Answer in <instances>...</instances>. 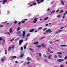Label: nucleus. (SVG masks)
Listing matches in <instances>:
<instances>
[{
  "label": "nucleus",
  "instance_id": "a18cd8bd",
  "mask_svg": "<svg viewBox=\"0 0 67 67\" xmlns=\"http://www.w3.org/2000/svg\"><path fill=\"white\" fill-rule=\"evenodd\" d=\"M36 3H33V5H36Z\"/></svg>",
  "mask_w": 67,
  "mask_h": 67
},
{
  "label": "nucleus",
  "instance_id": "7ed1b4c3",
  "mask_svg": "<svg viewBox=\"0 0 67 67\" xmlns=\"http://www.w3.org/2000/svg\"><path fill=\"white\" fill-rule=\"evenodd\" d=\"M23 42V40H20L19 41V45H21V44H22Z\"/></svg>",
  "mask_w": 67,
  "mask_h": 67
},
{
  "label": "nucleus",
  "instance_id": "ea45409f",
  "mask_svg": "<svg viewBox=\"0 0 67 67\" xmlns=\"http://www.w3.org/2000/svg\"><path fill=\"white\" fill-rule=\"evenodd\" d=\"M50 10V9H49V8H48L47 10V11H48Z\"/></svg>",
  "mask_w": 67,
  "mask_h": 67
},
{
  "label": "nucleus",
  "instance_id": "4468645a",
  "mask_svg": "<svg viewBox=\"0 0 67 67\" xmlns=\"http://www.w3.org/2000/svg\"><path fill=\"white\" fill-rule=\"evenodd\" d=\"M37 1V2H38V4H39L40 3H41V2L40 1V0H36Z\"/></svg>",
  "mask_w": 67,
  "mask_h": 67
},
{
  "label": "nucleus",
  "instance_id": "473e14b6",
  "mask_svg": "<svg viewBox=\"0 0 67 67\" xmlns=\"http://www.w3.org/2000/svg\"><path fill=\"white\" fill-rule=\"evenodd\" d=\"M48 19V17H47L45 18H44V20H47V19Z\"/></svg>",
  "mask_w": 67,
  "mask_h": 67
},
{
  "label": "nucleus",
  "instance_id": "a878e982",
  "mask_svg": "<svg viewBox=\"0 0 67 67\" xmlns=\"http://www.w3.org/2000/svg\"><path fill=\"white\" fill-rule=\"evenodd\" d=\"M20 29V27H18L17 28V31H19Z\"/></svg>",
  "mask_w": 67,
  "mask_h": 67
},
{
  "label": "nucleus",
  "instance_id": "20e7f679",
  "mask_svg": "<svg viewBox=\"0 0 67 67\" xmlns=\"http://www.w3.org/2000/svg\"><path fill=\"white\" fill-rule=\"evenodd\" d=\"M64 60L63 59H58L57 60V62H63Z\"/></svg>",
  "mask_w": 67,
  "mask_h": 67
},
{
  "label": "nucleus",
  "instance_id": "e433bc0d",
  "mask_svg": "<svg viewBox=\"0 0 67 67\" xmlns=\"http://www.w3.org/2000/svg\"><path fill=\"white\" fill-rule=\"evenodd\" d=\"M42 29V27H40L38 28V30H40V29Z\"/></svg>",
  "mask_w": 67,
  "mask_h": 67
},
{
  "label": "nucleus",
  "instance_id": "c03bdc74",
  "mask_svg": "<svg viewBox=\"0 0 67 67\" xmlns=\"http://www.w3.org/2000/svg\"><path fill=\"white\" fill-rule=\"evenodd\" d=\"M26 46H24V49H25V48H26Z\"/></svg>",
  "mask_w": 67,
  "mask_h": 67
},
{
  "label": "nucleus",
  "instance_id": "5701e85b",
  "mask_svg": "<svg viewBox=\"0 0 67 67\" xmlns=\"http://www.w3.org/2000/svg\"><path fill=\"white\" fill-rule=\"evenodd\" d=\"M12 58H16V56H12Z\"/></svg>",
  "mask_w": 67,
  "mask_h": 67
},
{
  "label": "nucleus",
  "instance_id": "9d476101",
  "mask_svg": "<svg viewBox=\"0 0 67 67\" xmlns=\"http://www.w3.org/2000/svg\"><path fill=\"white\" fill-rule=\"evenodd\" d=\"M55 12V10H54L53 11H52L50 12V13H51V14H50V15H52V14H53V13H54Z\"/></svg>",
  "mask_w": 67,
  "mask_h": 67
},
{
  "label": "nucleus",
  "instance_id": "a19ab883",
  "mask_svg": "<svg viewBox=\"0 0 67 67\" xmlns=\"http://www.w3.org/2000/svg\"><path fill=\"white\" fill-rule=\"evenodd\" d=\"M5 54H7V50H5Z\"/></svg>",
  "mask_w": 67,
  "mask_h": 67
},
{
  "label": "nucleus",
  "instance_id": "0eeeda50",
  "mask_svg": "<svg viewBox=\"0 0 67 67\" xmlns=\"http://www.w3.org/2000/svg\"><path fill=\"white\" fill-rule=\"evenodd\" d=\"M37 18H35L34 19V20L33 22V23H36L37 22Z\"/></svg>",
  "mask_w": 67,
  "mask_h": 67
},
{
  "label": "nucleus",
  "instance_id": "37998d69",
  "mask_svg": "<svg viewBox=\"0 0 67 67\" xmlns=\"http://www.w3.org/2000/svg\"><path fill=\"white\" fill-rule=\"evenodd\" d=\"M18 34H20V33H21V32H20V31H18V33H17Z\"/></svg>",
  "mask_w": 67,
  "mask_h": 67
},
{
  "label": "nucleus",
  "instance_id": "e2e57ef3",
  "mask_svg": "<svg viewBox=\"0 0 67 67\" xmlns=\"http://www.w3.org/2000/svg\"><path fill=\"white\" fill-rule=\"evenodd\" d=\"M30 63L29 62H27V64H30Z\"/></svg>",
  "mask_w": 67,
  "mask_h": 67
},
{
  "label": "nucleus",
  "instance_id": "423d86ee",
  "mask_svg": "<svg viewBox=\"0 0 67 67\" xmlns=\"http://www.w3.org/2000/svg\"><path fill=\"white\" fill-rule=\"evenodd\" d=\"M4 60H5V59L4 58H2L1 59V61L2 63H3Z\"/></svg>",
  "mask_w": 67,
  "mask_h": 67
},
{
  "label": "nucleus",
  "instance_id": "a211bd4d",
  "mask_svg": "<svg viewBox=\"0 0 67 67\" xmlns=\"http://www.w3.org/2000/svg\"><path fill=\"white\" fill-rule=\"evenodd\" d=\"M34 31V29H31L30 30L29 32H33Z\"/></svg>",
  "mask_w": 67,
  "mask_h": 67
},
{
  "label": "nucleus",
  "instance_id": "1a4fd4ad",
  "mask_svg": "<svg viewBox=\"0 0 67 67\" xmlns=\"http://www.w3.org/2000/svg\"><path fill=\"white\" fill-rule=\"evenodd\" d=\"M48 52H49V53H51V54L53 53V51H50V50H49V48H48Z\"/></svg>",
  "mask_w": 67,
  "mask_h": 67
},
{
  "label": "nucleus",
  "instance_id": "39448f33",
  "mask_svg": "<svg viewBox=\"0 0 67 67\" xmlns=\"http://www.w3.org/2000/svg\"><path fill=\"white\" fill-rule=\"evenodd\" d=\"M46 32H48V33H52L53 31H51V29H49L46 31Z\"/></svg>",
  "mask_w": 67,
  "mask_h": 67
},
{
  "label": "nucleus",
  "instance_id": "f03ea898",
  "mask_svg": "<svg viewBox=\"0 0 67 67\" xmlns=\"http://www.w3.org/2000/svg\"><path fill=\"white\" fill-rule=\"evenodd\" d=\"M14 46L12 45L11 46L9 47L8 48V50H9V51H10V50H11V49H12V48H14Z\"/></svg>",
  "mask_w": 67,
  "mask_h": 67
},
{
  "label": "nucleus",
  "instance_id": "7c9ffc66",
  "mask_svg": "<svg viewBox=\"0 0 67 67\" xmlns=\"http://www.w3.org/2000/svg\"><path fill=\"white\" fill-rule=\"evenodd\" d=\"M59 31H57L55 32V34H58V33H59Z\"/></svg>",
  "mask_w": 67,
  "mask_h": 67
},
{
  "label": "nucleus",
  "instance_id": "79ce46f5",
  "mask_svg": "<svg viewBox=\"0 0 67 67\" xmlns=\"http://www.w3.org/2000/svg\"><path fill=\"white\" fill-rule=\"evenodd\" d=\"M64 59H65V60H66V59H67V56H66V57H65L64 58Z\"/></svg>",
  "mask_w": 67,
  "mask_h": 67
},
{
  "label": "nucleus",
  "instance_id": "dca6fc26",
  "mask_svg": "<svg viewBox=\"0 0 67 67\" xmlns=\"http://www.w3.org/2000/svg\"><path fill=\"white\" fill-rule=\"evenodd\" d=\"M3 40V39L2 37H0V44L1 43V41Z\"/></svg>",
  "mask_w": 67,
  "mask_h": 67
},
{
  "label": "nucleus",
  "instance_id": "774afa93",
  "mask_svg": "<svg viewBox=\"0 0 67 67\" xmlns=\"http://www.w3.org/2000/svg\"><path fill=\"white\" fill-rule=\"evenodd\" d=\"M65 14H67V12H65Z\"/></svg>",
  "mask_w": 67,
  "mask_h": 67
},
{
  "label": "nucleus",
  "instance_id": "c9c22d12",
  "mask_svg": "<svg viewBox=\"0 0 67 67\" xmlns=\"http://www.w3.org/2000/svg\"><path fill=\"white\" fill-rule=\"evenodd\" d=\"M30 34H28L26 35V37H28V36H30Z\"/></svg>",
  "mask_w": 67,
  "mask_h": 67
},
{
  "label": "nucleus",
  "instance_id": "338daca9",
  "mask_svg": "<svg viewBox=\"0 0 67 67\" xmlns=\"http://www.w3.org/2000/svg\"><path fill=\"white\" fill-rule=\"evenodd\" d=\"M37 32V30H36L35 31V33H36Z\"/></svg>",
  "mask_w": 67,
  "mask_h": 67
},
{
  "label": "nucleus",
  "instance_id": "f257e3e1",
  "mask_svg": "<svg viewBox=\"0 0 67 67\" xmlns=\"http://www.w3.org/2000/svg\"><path fill=\"white\" fill-rule=\"evenodd\" d=\"M25 31H23L22 34V38H24L25 37Z\"/></svg>",
  "mask_w": 67,
  "mask_h": 67
},
{
  "label": "nucleus",
  "instance_id": "0e129e2a",
  "mask_svg": "<svg viewBox=\"0 0 67 67\" xmlns=\"http://www.w3.org/2000/svg\"><path fill=\"white\" fill-rule=\"evenodd\" d=\"M44 61L46 62H47V60H44Z\"/></svg>",
  "mask_w": 67,
  "mask_h": 67
},
{
  "label": "nucleus",
  "instance_id": "864d4df0",
  "mask_svg": "<svg viewBox=\"0 0 67 67\" xmlns=\"http://www.w3.org/2000/svg\"><path fill=\"white\" fill-rule=\"evenodd\" d=\"M59 11V10H57V11H56V12L57 13V12H58V11Z\"/></svg>",
  "mask_w": 67,
  "mask_h": 67
},
{
  "label": "nucleus",
  "instance_id": "4d7b16f0",
  "mask_svg": "<svg viewBox=\"0 0 67 67\" xmlns=\"http://www.w3.org/2000/svg\"><path fill=\"white\" fill-rule=\"evenodd\" d=\"M21 51H23V47H22L21 48Z\"/></svg>",
  "mask_w": 67,
  "mask_h": 67
},
{
  "label": "nucleus",
  "instance_id": "f704fd0d",
  "mask_svg": "<svg viewBox=\"0 0 67 67\" xmlns=\"http://www.w3.org/2000/svg\"><path fill=\"white\" fill-rule=\"evenodd\" d=\"M59 41H60V40H56L54 42H59Z\"/></svg>",
  "mask_w": 67,
  "mask_h": 67
},
{
  "label": "nucleus",
  "instance_id": "5fc2aeb1",
  "mask_svg": "<svg viewBox=\"0 0 67 67\" xmlns=\"http://www.w3.org/2000/svg\"><path fill=\"white\" fill-rule=\"evenodd\" d=\"M44 0H41L40 2H43V1H44Z\"/></svg>",
  "mask_w": 67,
  "mask_h": 67
},
{
  "label": "nucleus",
  "instance_id": "b1692460",
  "mask_svg": "<svg viewBox=\"0 0 67 67\" xmlns=\"http://www.w3.org/2000/svg\"><path fill=\"white\" fill-rule=\"evenodd\" d=\"M29 5L30 7H32V6H33V4H31V3L29 4Z\"/></svg>",
  "mask_w": 67,
  "mask_h": 67
},
{
  "label": "nucleus",
  "instance_id": "2eb2a0df",
  "mask_svg": "<svg viewBox=\"0 0 67 67\" xmlns=\"http://www.w3.org/2000/svg\"><path fill=\"white\" fill-rule=\"evenodd\" d=\"M57 53L58 54H59V55H61V54H62V53L61 52H57Z\"/></svg>",
  "mask_w": 67,
  "mask_h": 67
},
{
  "label": "nucleus",
  "instance_id": "c85d7f7f",
  "mask_svg": "<svg viewBox=\"0 0 67 67\" xmlns=\"http://www.w3.org/2000/svg\"><path fill=\"white\" fill-rule=\"evenodd\" d=\"M21 23H24V22H25V21H23V20H22V21H21Z\"/></svg>",
  "mask_w": 67,
  "mask_h": 67
},
{
  "label": "nucleus",
  "instance_id": "6e6552de",
  "mask_svg": "<svg viewBox=\"0 0 67 67\" xmlns=\"http://www.w3.org/2000/svg\"><path fill=\"white\" fill-rule=\"evenodd\" d=\"M9 31L10 33H12V32H13V31L12 29V28H10V29H9Z\"/></svg>",
  "mask_w": 67,
  "mask_h": 67
},
{
  "label": "nucleus",
  "instance_id": "cd10ccee",
  "mask_svg": "<svg viewBox=\"0 0 67 67\" xmlns=\"http://www.w3.org/2000/svg\"><path fill=\"white\" fill-rule=\"evenodd\" d=\"M52 56V55H49L48 57L49 59H51V57Z\"/></svg>",
  "mask_w": 67,
  "mask_h": 67
},
{
  "label": "nucleus",
  "instance_id": "6ab92c4d",
  "mask_svg": "<svg viewBox=\"0 0 67 67\" xmlns=\"http://www.w3.org/2000/svg\"><path fill=\"white\" fill-rule=\"evenodd\" d=\"M37 47H38V48H41V46L38 45L36 46Z\"/></svg>",
  "mask_w": 67,
  "mask_h": 67
},
{
  "label": "nucleus",
  "instance_id": "412c9836",
  "mask_svg": "<svg viewBox=\"0 0 67 67\" xmlns=\"http://www.w3.org/2000/svg\"><path fill=\"white\" fill-rule=\"evenodd\" d=\"M47 28H44L43 29H42V31H45L46 30H47Z\"/></svg>",
  "mask_w": 67,
  "mask_h": 67
},
{
  "label": "nucleus",
  "instance_id": "ddd939ff",
  "mask_svg": "<svg viewBox=\"0 0 67 67\" xmlns=\"http://www.w3.org/2000/svg\"><path fill=\"white\" fill-rule=\"evenodd\" d=\"M60 2L61 3H62V4L63 5H64V2L62 0H61L60 1Z\"/></svg>",
  "mask_w": 67,
  "mask_h": 67
},
{
  "label": "nucleus",
  "instance_id": "680f3d73",
  "mask_svg": "<svg viewBox=\"0 0 67 67\" xmlns=\"http://www.w3.org/2000/svg\"><path fill=\"white\" fill-rule=\"evenodd\" d=\"M27 39H28V38L27 37H26V39H25V41H27Z\"/></svg>",
  "mask_w": 67,
  "mask_h": 67
},
{
  "label": "nucleus",
  "instance_id": "09e8293b",
  "mask_svg": "<svg viewBox=\"0 0 67 67\" xmlns=\"http://www.w3.org/2000/svg\"><path fill=\"white\" fill-rule=\"evenodd\" d=\"M10 33H10V32H7V34H8V35H10Z\"/></svg>",
  "mask_w": 67,
  "mask_h": 67
},
{
  "label": "nucleus",
  "instance_id": "aec40b11",
  "mask_svg": "<svg viewBox=\"0 0 67 67\" xmlns=\"http://www.w3.org/2000/svg\"><path fill=\"white\" fill-rule=\"evenodd\" d=\"M27 60H31V58L29 57H28L27 58Z\"/></svg>",
  "mask_w": 67,
  "mask_h": 67
},
{
  "label": "nucleus",
  "instance_id": "3c124183",
  "mask_svg": "<svg viewBox=\"0 0 67 67\" xmlns=\"http://www.w3.org/2000/svg\"><path fill=\"white\" fill-rule=\"evenodd\" d=\"M29 49L30 51H32L33 50V49L31 48H29Z\"/></svg>",
  "mask_w": 67,
  "mask_h": 67
},
{
  "label": "nucleus",
  "instance_id": "bf43d9fd",
  "mask_svg": "<svg viewBox=\"0 0 67 67\" xmlns=\"http://www.w3.org/2000/svg\"><path fill=\"white\" fill-rule=\"evenodd\" d=\"M64 28V27H61L60 28V29H63V28Z\"/></svg>",
  "mask_w": 67,
  "mask_h": 67
},
{
  "label": "nucleus",
  "instance_id": "13d9d810",
  "mask_svg": "<svg viewBox=\"0 0 67 67\" xmlns=\"http://www.w3.org/2000/svg\"><path fill=\"white\" fill-rule=\"evenodd\" d=\"M43 56L44 57H46V56L44 54H43Z\"/></svg>",
  "mask_w": 67,
  "mask_h": 67
},
{
  "label": "nucleus",
  "instance_id": "8fccbe9b",
  "mask_svg": "<svg viewBox=\"0 0 67 67\" xmlns=\"http://www.w3.org/2000/svg\"><path fill=\"white\" fill-rule=\"evenodd\" d=\"M62 30H59V33H60V32H62Z\"/></svg>",
  "mask_w": 67,
  "mask_h": 67
},
{
  "label": "nucleus",
  "instance_id": "58836bf2",
  "mask_svg": "<svg viewBox=\"0 0 67 67\" xmlns=\"http://www.w3.org/2000/svg\"><path fill=\"white\" fill-rule=\"evenodd\" d=\"M63 10H61L60 12V13H63Z\"/></svg>",
  "mask_w": 67,
  "mask_h": 67
},
{
  "label": "nucleus",
  "instance_id": "393cba45",
  "mask_svg": "<svg viewBox=\"0 0 67 67\" xmlns=\"http://www.w3.org/2000/svg\"><path fill=\"white\" fill-rule=\"evenodd\" d=\"M14 40V38H13L12 40H10L9 41L10 42H12Z\"/></svg>",
  "mask_w": 67,
  "mask_h": 67
},
{
  "label": "nucleus",
  "instance_id": "f8f14e48",
  "mask_svg": "<svg viewBox=\"0 0 67 67\" xmlns=\"http://www.w3.org/2000/svg\"><path fill=\"white\" fill-rule=\"evenodd\" d=\"M6 2H7V0H4L3 3V5H4V3H5Z\"/></svg>",
  "mask_w": 67,
  "mask_h": 67
},
{
  "label": "nucleus",
  "instance_id": "4be33fe9",
  "mask_svg": "<svg viewBox=\"0 0 67 67\" xmlns=\"http://www.w3.org/2000/svg\"><path fill=\"white\" fill-rule=\"evenodd\" d=\"M41 46H42V47H45L46 46H45V45H44V44H41Z\"/></svg>",
  "mask_w": 67,
  "mask_h": 67
},
{
  "label": "nucleus",
  "instance_id": "2f4dec72",
  "mask_svg": "<svg viewBox=\"0 0 67 67\" xmlns=\"http://www.w3.org/2000/svg\"><path fill=\"white\" fill-rule=\"evenodd\" d=\"M61 16H62L61 15H58L57 16V17H58V18H60Z\"/></svg>",
  "mask_w": 67,
  "mask_h": 67
},
{
  "label": "nucleus",
  "instance_id": "603ef678",
  "mask_svg": "<svg viewBox=\"0 0 67 67\" xmlns=\"http://www.w3.org/2000/svg\"><path fill=\"white\" fill-rule=\"evenodd\" d=\"M21 24V22H19L18 23V24L19 25H20Z\"/></svg>",
  "mask_w": 67,
  "mask_h": 67
},
{
  "label": "nucleus",
  "instance_id": "052dcab7",
  "mask_svg": "<svg viewBox=\"0 0 67 67\" xmlns=\"http://www.w3.org/2000/svg\"><path fill=\"white\" fill-rule=\"evenodd\" d=\"M39 56H41V55H42V54H41V53H39Z\"/></svg>",
  "mask_w": 67,
  "mask_h": 67
},
{
  "label": "nucleus",
  "instance_id": "f3484780",
  "mask_svg": "<svg viewBox=\"0 0 67 67\" xmlns=\"http://www.w3.org/2000/svg\"><path fill=\"white\" fill-rule=\"evenodd\" d=\"M24 56V54H21L19 56V57L20 58H22V57H23Z\"/></svg>",
  "mask_w": 67,
  "mask_h": 67
},
{
  "label": "nucleus",
  "instance_id": "bb28decb",
  "mask_svg": "<svg viewBox=\"0 0 67 67\" xmlns=\"http://www.w3.org/2000/svg\"><path fill=\"white\" fill-rule=\"evenodd\" d=\"M38 42H36L34 43V44H35V45H37V44H38Z\"/></svg>",
  "mask_w": 67,
  "mask_h": 67
},
{
  "label": "nucleus",
  "instance_id": "de8ad7c7",
  "mask_svg": "<svg viewBox=\"0 0 67 67\" xmlns=\"http://www.w3.org/2000/svg\"><path fill=\"white\" fill-rule=\"evenodd\" d=\"M44 37H42L41 38H40V40H42V39H43V38H44Z\"/></svg>",
  "mask_w": 67,
  "mask_h": 67
},
{
  "label": "nucleus",
  "instance_id": "6e6d98bb",
  "mask_svg": "<svg viewBox=\"0 0 67 67\" xmlns=\"http://www.w3.org/2000/svg\"><path fill=\"white\" fill-rule=\"evenodd\" d=\"M49 43H50V44H52V43H52V41H50V42H49Z\"/></svg>",
  "mask_w": 67,
  "mask_h": 67
},
{
  "label": "nucleus",
  "instance_id": "c756f323",
  "mask_svg": "<svg viewBox=\"0 0 67 67\" xmlns=\"http://www.w3.org/2000/svg\"><path fill=\"white\" fill-rule=\"evenodd\" d=\"M17 23V21L15 20L14 22V24H16Z\"/></svg>",
  "mask_w": 67,
  "mask_h": 67
},
{
  "label": "nucleus",
  "instance_id": "72a5a7b5",
  "mask_svg": "<svg viewBox=\"0 0 67 67\" xmlns=\"http://www.w3.org/2000/svg\"><path fill=\"white\" fill-rule=\"evenodd\" d=\"M58 57H59V58H61V57H62V55H58Z\"/></svg>",
  "mask_w": 67,
  "mask_h": 67
},
{
  "label": "nucleus",
  "instance_id": "9b49d317",
  "mask_svg": "<svg viewBox=\"0 0 67 67\" xmlns=\"http://www.w3.org/2000/svg\"><path fill=\"white\" fill-rule=\"evenodd\" d=\"M60 46L61 47H67V46L65 45H60Z\"/></svg>",
  "mask_w": 67,
  "mask_h": 67
},
{
  "label": "nucleus",
  "instance_id": "49530a36",
  "mask_svg": "<svg viewBox=\"0 0 67 67\" xmlns=\"http://www.w3.org/2000/svg\"><path fill=\"white\" fill-rule=\"evenodd\" d=\"M62 19H65V16H63L62 17Z\"/></svg>",
  "mask_w": 67,
  "mask_h": 67
},
{
  "label": "nucleus",
  "instance_id": "4c0bfd02",
  "mask_svg": "<svg viewBox=\"0 0 67 67\" xmlns=\"http://www.w3.org/2000/svg\"><path fill=\"white\" fill-rule=\"evenodd\" d=\"M54 58H57V55H55L54 56Z\"/></svg>",
  "mask_w": 67,
  "mask_h": 67
},
{
  "label": "nucleus",
  "instance_id": "69168bd1",
  "mask_svg": "<svg viewBox=\"0 0 67 67\" xmlns=\"http://www.w3.org/2000/svg\"><path fill=\"white\" fill-rule=\"evenodd\" d=\"M40 21H42V18H40Z\"/></svg>",
  "mask_w": 67,
  "mask_h": 67
}]
</instances>
